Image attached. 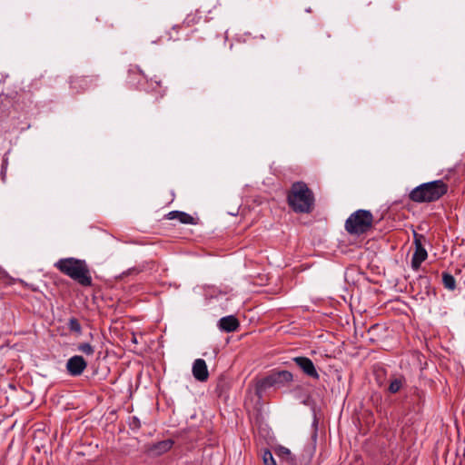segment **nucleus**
Here are the masks:
<instances>
[{"instance_id": "f257e3e1", "label": "nucleus", "mask_w": 465, "mask_h": 465, "mask_svg": "<svg viewBox=\"0 0 465 465\" xmlns=\"http://www.w3.org/2000/svg\"><path fill=\"white\" fill-rule=\"evenodd\" d=\"M287 202L293 212L309 213L314 206V195L305 183L295 182L287 194Z\"/></svg>"}, {"instance_id": "f03ea898", "label": "nucleus", "mask_w": 465, "mask_h": 465, "mask_svg": "<svg viewBox=\"0 0 465 465\" xmlns=\"http://www.w3.org/2000/svg\"><path fill=\"white\" fill-rule=\"evenodd\" d=\"M54 266L80 285L84 287L92 285V277L85 261L75 258H64L60 259Z\"/></svg>"}, {"instance_id": "7ed1b4c3", "label": "nucleus", "mask_w": 465, "mask_h": 465, "mask_svg": "<svg viewBox=\"0 0 465 465\" xmlns=\"http://www.w3.org/2000/svg\"><path fill=\"white\" fill-rule=\"evenodd\" d=\"M448 192V185L442 180L420 184L409 193V198L418 203L436 202Z\"/></svg>"}, {"instance_id": "20e7f679", "label": "nucleus", "mask_w": 465, "mask_h": 465, "mask_svg": "<svg viewBox=\"0 0 465 465\" xmlns=\"http://www.w3.org/2000/svg\"><path fill=\"white\" fill-rule=\"evenodd\" d=\"M372 223V213L370 211L360 209L348 217L345 222V230L350 234L361 235L371 229Z\"/></svg>"}, {"instance_id": "39448f33", "label": "nucleus", "mask_w": 465, "mask_h": 465, "mask_svg": "<svg viewBox=\"0 0 465 465\" xmlns=\"http://www.w3.org/2000/svg\"><path fill=\"white\" fill-rule=\"evenodd\" d=\"M293 375L289 371H278L272 372L260 380L256 384V391L261 396L267 389L282 388L292 381Z\"/></svg>"}, {"instance_id": "423d86ee", "label": "nucleus", "mask_w": 465, "mask_h": 465, "mask_svg": "<svg viewBox=\"0 0 465 465\" xmlns=\"http://www.w3.org/2000/svg\"><path fill=\"white\" fill-rule=\"evenodd\" d=\"M426 238L423 234H420L413 231V242L415 245V252L411 258V268L418 271L421 263L427 259L428 252L424 248Z\"/></svg>"}, {"instance_id": "0eeeda50", "label": "nucleus", "mask_w": 465, "mask_h": 465, "mask_svg": "<svg viewBox=\"0 0 465 465\" xmlns=\"http://www.w3.org/2000/svg\"><path fill=\"white\" fill-rule=\"evenodd\" d=\"M86 367L87 361L81 355L72 356L66 362V371L73 377L82 375Z\"/></svg>"}, {"instance_id": "6e6552de", "label": "nucleus", "mask_w": 465, "mask_h": 465, "mask_svg": "<svg viewBox=\"0 0 465 465\" xmlns=\"http://www.w3.org/2000/svg\"><path fill=\"white\" fill-rule=\"evenodd\" d=\"M292 361L295 362V364L302 371V372L307 375L308 377L313 379V380H319L320 375L315 368L314 363L312 361L307 357H294Z\"/></svg>"}, {"instance_id": "1a4fd4ad", "label": "nucleus", "mask_w": 465, "mask_h": 465, "mask_svg": "<svg viewBox=\"0 0 465 465\" xmlns=\"http://www.w3.org/2000/svg\"><path fill=\"white\" fill-rule=\"evenodd\" d=\"M95 80L94 76H71L69 81L70 88L76 93H80L94 85Z\"/></svg>"}, {"instance_id": "9d476101", "label": "nucleus", "mask_w": 465, "mask_h": 465, "mask_svg": "<svg viewBox=\"0 0 465 465\" xmlns=\"http://www.w3.org/2000/svg\"><path fill=\"white\" fill-rule=\"evenodd\" d=\"M192 372L198 381H206L209 377V371L204 360L196 359L193 363Z\"/></svg>"}, {"instance_id": "9b49d317", "label": "nucleus", "mask_w": 465, "mask_h": 465, "mask_svg": "<svg viewBox=\"0 0 465 465\" xmlns=\"http://www.w3.org/2000/svg\"><path fill=\"white\" fill-rule=\"evenodd\" d=\"M173 443L174 441L171 439L161 440L150 445L147 448V451L150 455L159 456L170 450Z\"/></svg>"}, {"instance_id": "f8f14e48", "label": "nucleus", "mask_w": 465, "mask_h": 465, "mask_svg": "<svg viewBox=\"0 0 465 465\" xmlns=\"http://www.w3.org/2000/svg\"><path fill=\"white\" fill-rule=\"evenodd\" d=\"M217 325L222 331L232 332L237 331L240 326V322L235 316L228 315L221 318Z\"/></svg>"}, {"instance_id": "ddd939ff", "label": "nucleus", "mask_w": 465, "mask_h": 465, "mask_svg": "<svg viewBox=\"0 0 465 465\" xmlns=\"http://www.w3.org/2000/svg\"><path fill=\"white\" fill-rule=\"evenodd\" d=\"M139 73L143 75V79L149 84V87L151 91H158L160 97H163L165 94V89H162L161 80L157 75H153L150 78L146 74H143L139 68H137Z\"/></svg>"}, {"instance_id": "4468645a", "label": "nucleus", "mask_w": 465, "mask_h": 465, "mask_svg": "<svg viewBox=\"0 0 465 465\" xmlns=\"http://www.w3.org/2000/svg\"><path fill=\"white\" fill-rule=\"evenodd\" d=\"M167 218L170 220H178L183 224H194V218L187 213L180 211H172L167 214Z\"/></svg>"}, {"instance_id": "2eb2a0df", "label": "nucleus", "mask_w": 465, "mask_h": 465, "mask_svg": "<svg viewBox=\"0 0 465 465\" xmlns=\"http://www.w3.org/2000/svg\"><path fill=\"white\" fill-rule=\"evenodd\" d=\"M406 384V379L403 376H393L390 380L388 391L391 394L399 392Z\"/></svg>"}, {"instance_id": "dca6fc26", "label": "nucleus", "mask_w": 465, "mask_h": 465, "mask_svg": "<svg viewBox=\"0 0 465 465\" xmlns=\"http://www.w3.org/2000/svg\"><path fill=\"white\" fill-rule=\"evenodd\" d=\"M275 453L282 460L291 463L292 465H298L296 459L292 456L291 450L284 446H278L275 448Z\"/></svg>"}, {"instance_id": "f3484780", "label": "nucleus", "mask_w": 465, "mask_h": 465, "mask_svg": "<svg viewBox=\"0 0 465 465\" xmlns=\"http://www.w3.org/2000/svg\"><path fill=\"white\" fill-rule=\"evenodd\" d=\"M442 283L444 287L450 291H453L456 288L455 278L449 272L442 273Z\"/></svg>"}, {"instance_id": "a211bd4d", "label": "nucleus", "mask_w": 465, "mask_h": 465, "mask_svg": "<svg viewBox=\"0 0 465 465\" xmlns=\"http://www.w3.org/2000/svg\"><path fill=\"white\" fill-rule=\"evenodd\" d=\"M67 325H68V329L70 331L77 333V334H80L82 332V326L76 318H74V317L70 318L68 320Z\"/></svg>"}, {"instance_id": "6ab92c4d", "label": "nucleus", "mask_w": 465, "mask_h": 465, "mask_svg": "<svg viewBox=\"0 0 465 465\" xmlns=\"http://www.w3.org/2000/svg\"><path fill=\"white\" fill-rule=\"evenodd\" d=\"M77 351L87 356H91L94 353V347L88 342H82L77 345Z\"/></svg>"}, {"instance_id": "aec40b11", "label": "nucleus", "mask_w": 465, "mask_h": 465, "mask_svg": "<svg viewBox=\"0 0 465 465\" xmlns=\"http://www.w3.org/2000/svg\"><path fill=\"white\" fill-rule=\"evenodd\" d=\"M262 460H263L264 465H277L276 461L272 456V453L268 450H265L263 451Z\"/></svg>"}, {"instance_id": "412c9836", "label": "nucleus", "mask_w": 465, "mask_h": 465, "mask_svg": "<svg viewBox=\"0 0 465 465\" xmlns=\"http://www.w3.org/2000/svg\"><path fill=\"white\" fill-rule=\"evenodd\" d=\"M201 19V16H198L197 14H190L188 15L185 19L183 20V24L187 26H191L193 25L197 24Z\"/></svg>"}, {"instance_id": "4be33fe9", "label": "nucleus", "mask_w": 465, "mask_h": 465, "mask_svg": "<svg viewBox=\"0 0 465 465\" xmlns=\"http://www.w3.org/2000/svg\"><path fill=\"white\" fill-rule=\"evenodd\" d=\"M131 428L133 429H140L141 428V422L137 417H133L132 421L130 423Z\"/></svg>"}, {"instance_id": "5701e85b", "label": "nucleus", "mask_w": 465, "mask_h": 465, "mask_svg": "<svg viewBox=\"0 0 465 465\" xmlns=\"http://www.w3.org/2000/svg\"><path fill=\"white\" fill-rule=\"evenodd\" d=\"M132 341H133L134 343H137V339H136V337H135V335H134V334H133Z\"/></svg>"}, {"instance_id": "b1692460", "label": "nucleus", "mask_w": 465, "mask_h": 465, "mask_svg": "<svg viewBox=\"0 0 465 465\" xmlns=\"http://www.w3.org/2000/svg\"><path fill=\"white\" fill-rule=\"evenodd\" d=\"M1 173H2V176H3V180H5V171H4V167L2 168Z\"/></svg>"}, {"instance_id": "393cba45", "label": "nucleus", "mask_w": 465, "mask_h": 465, "mask_svg": "<svg viewBox=\"0 0 465 465\" xmlns=\"http://www.w3.org/2000/svg\"><path fill=\"white\" fill-rule=\"evenodd\" d=\"M179 28H180L179 25H175V26L173 27V30H176V29H179Z\"/></svg>"}, {"instance_id": "a878e982", "label": "nucleus", "mask_w": 465, "mask_h": 465, "mask_svg": "<svg viewBox=\"0 0 465 465\" xmlns=\"http://www.w3.org/2000/svg\"><path fill=\"white\" fill-rule=\"evenodd\" d=\"M306 12L310 13L311 12V8H307Z\"/></svg>"}]
</instances>
